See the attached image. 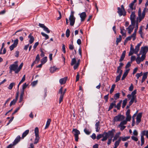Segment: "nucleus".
<instances>
[{
    "instance_id": "obj_1",
    "label": "nucleus",
    "mask_w": 148,
    "mask_h": 148,
    "mask_svg": "<svg viewBox=\"0 0 148 148\" xmlns=\"http://www.w3.org/2000/svg\"><path fill=\"white\" fill-rule=\"evenodd\" d=\"M115 130L114 129H112L111 130L109 131L108 132H104L105 134L104 136L101 139V140L103 141L106 140L109 137L111 138H112L114 135V133L115 132Z\"/></svg>"
},
{
    "instance_id": "obj_2",
    "label": "nucleus",
    "mask_w": 148,
    "mask_h": 148,
    "mask_svg": "<svg viewBox=\"0 0 148 148\" xmlns=\"http://www.w3.org/2000/svg\"><path fill=\"white\" fill-rule=\"evenodd\" d=\"M148 9L146 8H144L143 10L142 14H141V10L140 8H139L138 11V16L137 17V19L139 22L144 18L145 14V12L147 11Z\"/></svg>"
},
{
    "instance_id": "obj_3",
    "label": "nucleus",
    "mask_w": 148,
    "mask_h": 148,
    "mask_svg": "<svg viewBox=\"0 0 148 148\" xmlns=\"http://www.w3.org/2000/svg\"><path fill=\"white\" fill-rule=\"evenodd\" d=\"M18 61H16L14 62L13 64H11L9 68L10 69V73H11L12 71H14L15 73H18L19 72L18 71Z\"/></svg>"
},
{
    "instance_id": "obj_4",
    "label": "nucleus",
    "mask_w": 148,
    "mask_h": 148,
    "mask_svg": "<svg viewBox=\"0 0 148 148\" xmlns=\"http://www.w3.org/2000/svg\"><path fill=\"white\" fill-rule=\"evenodd\" d=\"M148 73V72H147L144 73L143 74V75L142 77V79L141 80L142 83H143L145 81V79L147 78V77ZM143 75V73L142 72H141L140 73H137L136 75V77L137 79H138L139 77L142 76Z\"/></svg>"
},
{
    "instance_id": "obj_5",
    "label": "nucleus",
    "mask_w": 148,
    "mask_h": 148,
    "mask_svg": "<svg viewBox=\"0 0 148 148\" xmlns=\"http://www.w3.org/2000/svg\"><path fill=\"white\" fill-rule=\"evenodd\" d=\"M74 11H71L69 18V20L70 22V25L71 26H73L75 21V18L74 16Z\"/></svg>"
},
{
    "instance_id": "obj_6",
    "label": "nucleus",
    "mask_w": 148,
    "mask_h": 148,
    "mask_svg": "<svg viewBox=\"0 0 148 148\" xmlns=\"http://www.w3.org/2000/svg\"><path fill=\"white\" fill-rule=\"evenodd\" d=\"M34 132L36 138L34 142V144H36L38 142L40 139V137L39 135V130L38 127H36L35 128Z\"/></svg>"
},
{
    "instance_id": "obj_7",
    "label": "nucleus",
    "mask_w": 148,
    "mask_h": 148,
    "mask_svg": "<svg viewBox=\"0 0 148 148\" xmlns=\"http://www.w3.org/2000/svg\"><path fill=\"white\" fill-rule=\"evenodd\" d=\"M72 132L75 136V140L77 142L78 141L79 135L80 134V131L76 129H73Z\"/></svg>"
},
{
    "instance_id": "obj_8",
    "label": "nucleus",
    "mask_w": 148,
    "mask_h": 148,
    "mask_svg": "<svg viewBox=\"0 0 148 148\" xmlns=\"http://www.w3.org/2000/svg\"><path fill=\"white\" fill-rule=\"evenodd\" d=\"M65 93L63 92L62 87H61L59 90L58 95H60V97L59 99V103L60 104L63 100V97Z\"/></svg>"
},
{
    "instance_id": "obj_9",
    "label": "nucleus",
    "mask_w": 148,
    "mask_h": 148,
    "mask_svg": "<svg viewBox=\"0 0 148 148\" xmlns=\"http://www.w3.org/2000/svg\"><path fill=\"white\" fill-rule=\"evenodd\" d=\"M125 118V117L124 116L121 114H119L114 117L113 121L115 122L121 121L124 119Z\"/></svg>"
},
{
    "instance_id": "obj_10",
    "label": "nucleus",
    "mask_w": 148,
    "mask_h": 148,
    "mask_svg": "<svg viewBox=\"0 0 148 148\" xmlns=\"http://www.w3.org/2000/svg\"><path fill=\"white\" fill-rule=\"evenodd\" d=\"M148 51V47L147 46L142 47L139 53V55L142 54H146Z\"/></svg>"
},
{
    "instance_id": "obj_11",
    "label": "nucleus",
    "mask_w": 148,
    "mask_h": 148,
    "mask_svg": "<svg viewBox=\"0 0 148 148\" xmlns=\"http://www.w3.org/2000/svg\"><path fill=\"white\" fill-rule=\"evenodd\" d=\"M118 11L117 12L119 14V16H121L122 15L125 16L126 14V12L125 11H124L122 9H121L119 7L117 8Z\"/></svg>"
},
{
    "instance_id": "obj_12",
    "label": "nucleus",
    "mask_w": 148,
    "mask_h": 148,
    "mask_svg": "<svg viewBox=\"0 0 148 148\" xmlns=\"http://www.w3.org/2000/svg\"><path fill=\"white\" fill-rule=\"evenodd\" d=\"M142 113L140 112L138 113L136 116V124L137 125H138V124L141 121V118L142 116Z\"/></svg>"
},
{
    "instance_id": "obj_13",
    "label": "nucleus",
    "mask_w": 148,
    "mask_h": 148,
    "mask_svg": "<svg viewBox=\"0 0 148 148\" xmlns=\"http://www.w3.org/2000/svg\"><path fill=\"white\" fill-rule=\"evenodd\" d=\"M39 26L40 27L43 28V30L45 31L47 33H49L50 32V30L49 29L45 26L44 24L39 23Z\"/></svg>"
},
{
    "instance_id": "obj_14",
    "label": "nucleus",
    "mask_w": 148,
    "mask_h": 148,
    "mask_svg": "<svg viewBox=\"0 0 148 148\" xmlns=\"http://www.w3.org/2000/svg\"><path fill=\"white\" fill-rule=\"evenodd\" d=\"M135 13L134 12H132L130 15V18L131 20V24H135Z\"/></svg>"
},
{
    "instance_id": "obj_15",
    "label": "nucleus",
    "mask_w": 148,
    "mask_h": 148,
    "mask_svg": "<svg viewBox=\"0 0 148 148\" xmlns=\"http://www.w3.org/2000/svg\"><path fill=\"white\" fill-rule=\"evenodd\" d=\"M79 15L81 18V20L82 22L84 21L86 16V15L85 12H83L80 14H79Z\"/></svg>"
},
{
    "instance_id": "obj_16",
    "label": "nucleus",
    "mask_w": 148,
    "mask_h": 148,
    "mask_svg": "<svg viewBox=\"0 0 148 148\" xmlns=\"http://www.w3.org/2000/svg\"><path fill=\"white\" fill-rule=\"evenodd\" d=\"M135 24H132L131 25H130L128 27L126 28V29L128 30V33L129 34H130L132 32L134 27Z\"/></svg>"
},
{
    "instance_id": "obj_17",
    "label": "nucleus",
    "mask_w": 148,
    "mask_h": 148,
    "mask_svg": "<svg viewBox=\"0 0 148 148\" xmlns=\"http://www.w3.org/2000/svg\"><path fill=\"white\" fill-rule=\"evenodd\" d=\"M142 42H140V43L138 44V45L136 46L134 50V53L137 54L138 51L140 49V47L141 46Z\"/></svg>"
},
{
    "instance_id": "obj_18",
    "label": "nucleus",
    "mask_w": 148,
    "mask_h": 148,
    "mask_svg": "<svg viewBox=\"0 0 148 148\" xmlns=\"http://www.w3.org/2000/svg\"><path fill=\"white\" fill-rule=\"evenodd\" d=\"M67 79V77H65L63 78L60 79L59 80V82L61 85L65 84Z\"/></svg>"
},
{
    "instance_id": "obj_19",
    "label": "nucleus",
    "mask_w": 148,
    "mask_h": 148,
    "mask_svg": "<svg viewBox=\"0 0 148 148\" xmlns=\"http://www.w3.org/2000/svg\"><path fill=\"white\" fill-rule=\"evenodd\" d=\"M59 68H58L55 66H53L50 67L49 70L51 73H53L55 72L57 70H58Z\"/></svg>"
},
{
    "instance_id": "obj_20",
    "label": "nucleus",
    "mask_w": 148,
    "mask_h": 148,
    "mask_svg": "<svg viewBox=\"0 0 148 148\" xmlns=\"http://www.w3.org/2000/svg\"><path fill=\"white\" fill-rule=\"evenodd\" d=\"M28 37V38H29V43L30 44L32 43L34 39L33 36L31 34H30Z\"/></svg>"
},
{
    "instance_id": "obj_21",
    "label": "nucleus",
    "mask_w": 148,
    "mask_h": 148,
    "mask_svg": "<svg viewBox=\"0 0 148 148\" xmlns=\"http://www.w3.org/2000/svg\"><path fill=\"white\" fill-rule=\"evenodd\" d=\"M20 136H18L16 137L13 143V145H16L17 143H18L20 141Z\"/></svg>"
},
{
    "instance_id": "obj_22",
    "label": "nucleus",
    "mask_w": 148,
    "mask_h": 148,
    "mask_svg": "<svg viewBox=\"0 0 148 148\" xmlns=\"http://www.w3.org/2000/svg\"><path fill=\"white\" fill-rule=\"evenodd\" d=\"M129 71V69L126 70L125 71L124 73L121 78V80H124L125 79V78L126 77V76L127 75V74L128 73Z\"/></svg>"
},
{
    "instance_id": "obj_23",
    "label": "nucleus",
    "mask_w": 148,
    "mask_h": 148,
    "mask_svg": "<svg viewBox=\"0 0 148 148\" xmlns=\"http://www.w3.org/2000/svg\"><path fill=\"white\" fill-rule=\"evenodd\" d=\"M126 53V51H123L121 57L120 58L119 60V61L120 62H121L124 59V58L125 57V55Z\"/></svg>"
},
{
    "instance_id": "obj_24",
    "label": "nucleus",
    "mask_w": 148,
    "mask_h": 148,
    "mask_svg": "<svg viewBox=\"0 0 148 148\" xmlns=\"http://www.w3.org/2000/svg\"><path fill=\"white\" fill-rule=\"evenodd\" d=\"M116 101H114L113 102L111 103L109 107L108 110H110L112 109L113 107H114L115 108H116Z\"/></svg>"
},
{
    "instance_id": "obj_25",
    "label": "nucleus",
    "mask_w": 148,
    "mask_h": 148,
    "mask_svg": "<svg viewBox=\"0 0 148 148\" xmlns=\"http://www.w3.org/2000/svg\"><path fill=\"white\" fill-rule=\"evenodd\" d=\"M100 122L98 121L96 122L95 124L96 131V132H98L100 129L99 127Z\"/></svg>"
},
{
    "instance_id": "obj_26",
    "label": "nucleus",
    "mask_w": 148,
    "mask_h": 148,
    "mask_svg": "<svg viewBox=\"0 0 148 148\" xmlns=\"http://www.w3.org/2000/svg\"><path fill=\"white\" fill-rule=\"evenodd\" d=\"M141 134V136H146L147 138H148V131L144 130L142 131Z\"/></svg>"
},
{
    "instance_id": "obj_27",
    "label": "nucleus",
    "mask_w": 148,
    "mask_h": 148,
    "mask_svg": "<svg viewBox=\"0 0 148 148\" xmlns=\"http://www.w3.org/2000/svg\"><path fill=\"white\" fill-rule=\"evenodd\" d=\"M140 55H139V54H138L137 55L138 56L136 60L137 64H139L142 61L141 59H140Z\"/></svg>"
},
{
    "instance_id": "obj_28",
    "label": "nucleus",
    "mask_w": 148,
    "mask_h": 148,
    "mask_svg": "<svg viewBox=\"0 0 148 148\" xmlns=\"http://www.w3.org/2000/svg\"><path fill=\"white\" fill-rule=\"evenodd\" d=\"M135 2L134 1H132L131 3L129 4V7L131 10H135L136 9V8L134 7L133 8V6L134 5V4Z\"/></svg>"
},
{
    "instance_id": "obj_29",
    "label": "nucleus",
    "mask_w": 148,
    "mask_h": 148,
    "mask_svg": "<svg viewBox=\"0 0 148 148\" xmlns=\"http://www.w3.org/2000/svg\"><path fill=\"white\" fill-rule=\"evenodd\" d=\"M121 140V137H120L114 143L115 148H116L119 145Z\"/></svg>"
},
{
    "instance_id": "obj_30",
    "label": "nucleus",
    "mask_w": 148,
    "mask_h": 148,
    "mask_svg": "<svg viewBox=\"0 0 148 148\" xmlns=\"http://www.w3.org/2000/svg\"><path fill=\"white\" fill-rule=\"evenodd\" d=\"M51 120L50 119H48L47 121V123H46L45 127V129H47V128L48 127H49V126L50 124V123L51 122Z\"/></svg>"
},
{
    "instance_id": "obj_31",
    "label": "nucleus",
    "mask_w": 148,
    "mask_h": 148,
    "mask_svg": "<svg viewBox=\"0 0 148 148\" xmlns=\"http://www.w3.org/2000/svg\"><path fill=\"white\" fill-rule=\"evenodd\" d=\"M29 130H27L25 131L23 134L22 138H23L25 137L27 134L29 133Z\"/></svg>"
},
{
    "instance_id": "obj_32",
    "label": "nucleus",
    "mask_w": 148,
    "mask_h": 148,
    "mask_svg": "<svg viewBox=\"0 0 148 148\" xmlns=\"http://www.w3.org/2000/svg\"><path fill=\"white\" fill-rule=\"evenodd\" d=\"M139 34L140 35V36L141 37V38H144V34L142 32V29L141 27H140V29H139Z\"/></svg>"
},
{
    "instance_id": "obj_33",
    "label": "nucleus",
    "mask_w": 148,
    "mask_h": 148,
    "mask_svg": "<svg viewBox=\"0 0 148 148\" xmlns=\"http://www.w3.org/2000/svg\"><path fill=\"white\" fill-rule=\"evenodd\" d=\"M122 40L121 36L120 35L119 36V38H116V45H118L119 42H120Z\"/></svg>"
},
{
    "instance_id": "obj_34",
    "label": "nucleus",
    "mask_w": 148,
    "mask_h": 148,
    "mask_svg": "<svg viewBox=\"0 0 148 148\" xmlns=\"http://www.w3.org/2000/svg\"><path fill=\"white\" fill-rule=\"evenodd\" d=\"M122 101V100L120 101L117 104V105H116V108L118 110L120 109L121 106V104Z\"/></svg>"
},
{
    "instance_id": "obj_35",
    "label": "nucleus",
    "mask_w": 148,
    "mask_h": 148,
    "mask_svg": "<svg viewBox=\"0 0 148 148\" xmlns=\"http://www.w3.org/2000/svg\"><path fill=\"white\" fill-rule=\"evenodd\" d=\"M47 61V57H45L43 58L41 60V62L42 64H44Z\"/></svg>"
},
{
    "instance_id": "obj_36",
    "label": "nucleus",
    "mask_w": 148,
    "mask_h": 148,
    "mask_svg": "<svg viewBox=\"0 0 148 148\" xmlns=\"http://www.w3.org/2000/svg\"><path fill=\"white\" fill-rule=\"evenodd\" d=\"M105 134H104V132L102 134H99L97 135L96 138L97 140L101 138L102 137H103L104 136Z\"/></svg>"
},
{
    "instance_id": "obj_37",
    "label": "nucleus",
    "mask_w": 148,
    "mask_h": 148,
    "mask_svg": "<svg viewBox=\"0 0 148 148\" xmlns=\"http://www.w3.org/2000/svg\"><path fill=\"white\" fill-rule=\"evenodd\" d=\"M138 22H136L135 24V28L134 29V33L136 34V32L138 29Z\"/></svg>"
},
{
    "instance_id": "obj_38",
    "label": "nucleus",
    "mask_w": 148,
    "mask_h": 148,
    "mask_svg": "<svg viewBox=\"0 0 148 148\" xmlns=\"http://www.w3.org/2000/svg\"><path fill=\"white\" fill-rule=\"evenodd\" d=\"M41 34L44 37H45V40H47L49 38V36L48 35L46 34L43 32H41Z\"/></svg>"
},
{
    "instance_id": "obj_39",
    "label": "nucleus",
    "mask_w": 148,
    "mask_h": 148,
    "mask_svg": "<svg viewBox=\"0 0 148 148\" xmlns=\"http://www.w3.org/2000/svg\"><path fill=\"white\" fill-rule=\"evenodd\" d=\"M15 84V83L14 82H12L10 84L8 87V88L10 90H11Z\"/></svg>"
},
{
    "instance_id": "obj_40",
    "label": "nucleus",
    "mask_w": 148,
    "mask_h": 148,
    "mask_svg": "<svg viewBox=\"0 0 148 148\" xmlns=\"http://www.w3.org/2000/svg\"><path fill=\"white\" fill-rule=\"evenodd\" d=\"M115 86V85L114 84H113L112 85L111 88L110 89V94H111L112 93V92H113V91L114 90Z\"/></svg>"
},
{
    "instance_id": "obj_41",
    "label": "nucleus",
    "mask_w": 148,
    "mask_h": 148,
    "mask_svg": "<svg viewBox=\"0 0 148 148\" xmlns=\"http://www.w3.org/2000/svg\"><path fill=\"white\" fill-rule=\"evenodd\" d=\"M127 100L126 99H125V100H123V104L122 106V108H124V107L125 106L127 103Z\"/></svg>"
},
{
    "instance_id": "obj_42",
    "label": "nucleus",
    "mask_w": 148,
    "mask_h": 148,
    "mask_svg": "<svg viewBox=\"0 0 148 148\" xmlns=\"http://www.w3.org/2000/svg\"><path fill=\"white\" fill-rule=\"evenodd\" d=\"M120 93H118L115 94L114 95V98L115 100H116L119 98Z\"/></svg>"
},
{
    "instance_id": "obj_43",
    "label": "nucleus",
    "mask_w": 148,
    "mask_h": 148,
    "mask_svg": "<svg viewBox=\"0 0 148 148\" xmlns=\"http://www.w3.org/2000/svg\"><path fill=\"white\" fill-rule=\"evenodd\" d=\"M121 75H121V73L119 74V75L116 77L115 80L116 82H117L120 80Z\"/></svg>"
},
{
    "instance_id": "obj_44",
    "label": "nucleus",
    "mask_w": 148,
    "mask_h": 148,
    "mask_svg": "<svg viewBox=\"0 0 148 148\" xmlns=\"http://www.w3.org/2000/svg\"><path fill=\"white\" fill-rule=\"evenodd\" d=\"M136 34L135 33H134L132 34V35L130 36L131 38V39L132 38V40L133 41L134 40L136 39Z\"/></svg>"
},
{
    "instance_id": "obj_45",
    "label": "nucleus",
    "mask_w": 148,
    "mask_h": 148,
    "mask_svg": "<svg viewBox=\"0 0 148 148\" xmlns=\"http://www.w3.org/2000/svg\"><path fill=\"white\" fill-rule=\"evenodd\" d=\"M76 62V61L75 58H73L72 59L71 63V66L73 65L74 64H75Z\"/></svg>"
},
{
    "instance_id": "obj_46",
    "label": "nucleus",
    "mask_w": 148,
    "mask_h": 148,
    "mask_svg": "<svg viewBox=\"0 0 148 148\" xmlns=\"http://www.w3.org/2000/svg\"><path fill=\"white\" fill-rule=\"evenodd\" d=\"M70 34V31L69 29H67L66 32V35L67 38H68Z\"/></svg>"
},
{
    "instance_id": "obj_47",
    "label": "nucleus",
    "mask_w": 148,
    "mask_h": 148,
    "mask_svg": "<svg viewBox=\"0 0 148 148\" xmlns=\"http://www.w3.org/2000/svg\"><path fill=\"white\" fill-rule=\"evenodd\" d=\"M121 140H122L123 141H125L128 139L130 138V136H127V137H121Z\"/></svg>"
},
{
    "instance_id": "obj_48",
    "label": "nucleus",
    "mask_w": 148,
    "mask_h": 148,
    "mask_svg": "<svg viewBox=\"0 0 148 148\" xmlns=\"http://www.w3.org/2000/svg\"><path fill=\"white\" fill-rule=\"evenodd\" d=\"M40 58L39 55V54H38L36 57V58L34 61L36 62H37V63H38L40 61Z\"/></svg>"
},
{
    "instance_id": "obj_49",
    "label": "nucleus",
    "mask_w": 148,
    "mask_h": 148,
    "mask_svg": "<svg viewBox=\"0 0 148 148\" xmlns=\"http://www.w3.org/2000/svg\"><path fill=\"white\" fill-rule=\"evenodd\" d=\"M136 90H134L133 92H132L131 93V95H132V97H136V95H135L136 94Z\"/></svg>"
},
{
    "instance_id": "obj_50",
    "label": "nucleus",
    "mask_w": 148,
    "mask_h": 148,
    "mask_svg": "<svg viewBox=\"0 0 148 148\" xmlns=\"http://www.w3.org/2000/svg\"><path fill=\"white\" fill-rule=\"evenodd\" d=\"M141 145L142 146L144 143V136H141Z\"/></svg>"
},
{
    "instance_id": "obj_51",
    "label": "nucleus",
    "mask_w": 148,
    "mask_h": 148,
    "mask_svg": "<svg viewBox=\"0 0 148 148\" xmlns=\"http://www.w3.org/2000/svg\"><path fill=\"white\" fill-rule=\"evenodd\" d=\"M116 73H119V74H121V75H122L123 71L121 69L119 68V67H117Z\"/></svg>"
},
{
    "instance_id": "obj_52",
    "label": "nucleus",
    "mask_w": 148,
    "mask_h": 148,
    "mask_svg": "<svg viewBox=\"0 0 148 148\" xmlns=\"http://www.w3.org/2000/svg\"><path fill=\"white\" fill-rule=\"evenodd\" d=\"M84 132L87 135H89L90 133V132L86 128L84 129Z\"/></svg>"
},
{
    "instance_id": "obj_53",
    "label": "nucleus",
    "mask_w": 148,
    "mask_h": 148,
    "mask_svg": "<svg viewBox=\"0 0 148 148\" xmlns=\"http://www.w3.org/2000/svg\"><path fill=\"white\" fill-rule=\"evenodd\" d=\"M17 101L16 100H15L14 99L10 103V106H11L12 105H14L16 103Z\"/></svg>"
},
{
    "instance_id": "obj_54",
    "label": "nucleus",
    "mask_w": 148,
    "mask_h": 148,
    "mask_svg": "<svg viewBox=\"0 0 148 148\" xmlns=\"http://www.w3.org/2000/svg\"><path fill=\"white\" fill-rule=\"evenodd\" d=\"M131 119V116L130 115L126 116V120L127 121H130Z\"/></svg>"
},
{
    "instance_id": "obj_55",
    "label": "nucleus",
    "mask_w": 148,
    "mask_h": 148,
    "mask_svg": "<svg viewBox=\"0 0 148 148\" xmlns=\"http://www.w3.org/2000/svg\"><path fill=\"white\" fill-rule=\"evenodd\" d=\"M28 86V84H27L26 83H24L23 85L22 90H24V89L27 88Z\"/></svg>"
},
{
    "instance_id": "obj_56",
    "label": "nucleus",
    "mask_w": 148,
    "mask_h": 148,
    "mask_svg": "<svg viewBox=\"0 0 148 148\" xmlns=\"http://www.w3.org/2000/svg\"><path fill=\"white\" fill-rule=\"evenodd\" d=\"M18 40L17 39H16L14 40V42L13 44L16 47L18 44Z\"/></svg>"
},
{
    "instance_id": "obj_57",
    "label": "nucleus",
    "mask_w": 148,
    "mask_h": 148,
    "mask_svg": "<svg viewBox=\"0 0 148 148\" xmlns=\"http://www.w3.org/2000/svg\"><path fill=\"white\" fill-rule=\"evenodd\" d=\"M119 137V135L118 134H116L115 135L112 141L113 142H114V140H117V138H118Z\"/></svg>"
},
{
    "instance_id": "obj_58",
    "label": "nucleus",
    "mask_w": 148,
    "mask_h": 148,
    "mask_svg": "<svg viewBox=\"0 0 148 148\" xmlns=\"http://www.w3.org/2000/svg\"><path fill=\"white\" fill-rule=\"evenodd\" d=\"M127 121L126 120L123 121L121 122L120 125H126L127 123Z\"/></svg>"
},
{
    "instance_id": "obj_59",
    "label": "nucleus",
    "mask_w": 148,
    "mask_h": 148,
    "mask_svg": "<svg viewBox=\"0 0 148 148\" xmlns=\"http://www.w3.org/2000/svg\"><path fill=\"white\" fill-rule=\"evenodd\" d=\"M119 126L120 127V130L121 131H123L126 127V126L123 125H119Z\"/></svg>"
},
{
    "instance_id": "obj_60",
    "label": "nucleus",
    "mask_w": 148,
    "mask_h": 148,
    "mask_svg": "<svg viewBox=\"0 0 148 148\" xmlns=\"http://www.w3.org/2000/svg\"><path fill=\"white\" fill-rule=\"evenodd\" d=\"M23 63H22L20 64V65H19V67H18V71L19 72L20 71L21 69L22 66H23Z\"/></svg>"
},
{
    "instance_id": "obj_61",
    "label": "nucleus",
    "mask_w": 148,
    "mask_h": 148,
    "mask_svg": "<svg viewBox=\"0 0 148 148\" xmlns=\"http://www.w3.org/2000/svg\"><path fill=\"white\" fill-rule=\"evenodd\" d=\"M25 75H24L21 81H20V84H21L22 83H23L25 80Z\"/></svg>"
},
{
    "instance_id": "obj_62",
    "label": "nucleus",
    "mask_w": 148,
    "mask_h": 148,
    "mask_svg": "<svg viewBox=\"0 0 148 148\" xmlns=\"http://www.w3.org/2000/svg\"><path fill=\"white\" fill-rule=\"evenodd\" d=\"M16 47V46L12 44L10 47V51H12Z\"/></svg>"
},
{
    "instance_id": "obj_63",
    "label": "nucleus",
    "mask_w": 148,
    "mask_h": 148,
    "mask_svg": "<svg viewBox=\"0 0 148 148\" xmlns=\"http://www.w3.org/2000/svg\"><path fill=\"white\" fill-rule=\"evenodd\" d=\"M131 138L132 140L135 141H137L138 140V138L134 136H132Z\"/></svg>"
},
{
    "instance_id": "obj_64",
    "label": "nucleus",
    "mask_w": 148,
    "mask_h": 148,
    "mask_svg": "<svg viewBox=\"0 0 148 148\" xmlns=\"http://www.w3.org/2000/svg\"><path fill=\"white\" fill-rule=\"evenodd\" d=\"M134 86L132 84H131L129 88V90L130 91H131L133 89Z\"/></svg>"
}]
</instances>
